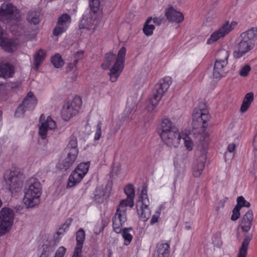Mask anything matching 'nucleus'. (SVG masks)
<instances>
[{
	"label": "nucleus",
	"instance_id": "f257e3e1",
	"mask_svg": "<svg viewBox=\"0 0 257 257\" xmlns=\"http://www.w3.org/2000/svg\"><path fill=\"white\" fill-rule=\"evenodd\" d=\"M124 192L127 198L120 201L116 207V212L112 218L113 230L117 232L120 231V227L127 220V206L132 208L134 206L135 193L133 185L130 184L126 186L124 188Z\"/></svg>",
	"mask_w": 257,
	"mask_h": 257
},
{
	"label": "nucleus",
	"instance_id": "f03ea898",
	"mask_svg": "<svg viewBox=\"0 0 257 257\" xmlns=\"http://www.w3.org/2000/svg\"><path fill=\"white\" fill-rule=\"evenodd\" d=\"M126 48L121 47L118 51L117 56L112 52H109L105 54V62L101 66L104 70L108 69L112 63L115 61L113 67L110 70L109 75L111 82H115L124 67V62L126 55Z\"/></svg>",
	"mask_w": 257,
	"mask_h": 257
},
{
	"label": "nucleus",
	"instance_id": "7ed1b4c3",
	"mask_svg": "<svg viewBox=\"0 0 257 257\" xmlns=\"http://www.w3.org/2000/svg\"><path fill=\"white\" fill-rule=\"evenodd\" d=\"M160 137L163 142L170 147H176L181 138L178 129L168 118H164L161 124Z\"/></svg>",
	"mask_w": 257,
	"mask_h": 257
},
{
	"label": "nucleus",
	"instance_id": "20e7f679",
	"mask_svg": "<svg viewBox=\"0 0 257 257\" xmlns=\"http://www.w3.org/2000/svg\"><path fill=\"white\" fill-rule=\"evenodd\" d=\"M42 193V187L40 182L35 178H31L28 183V186L24 190V202L26 206L33 207L40 202Z\"/></svg>",
	"mask_w": 257,
	"mask_h": 257
},
{
	"label": "nucleus",
	"instance_id": "39448f33",
	"mask_svg": "<svg viewBox=\"0 0 257 257\" xmlns=\"http://www.w3.org/2000/svg\"><path fill=\"white\" fill-rule=\"evenodd\" d=\"M172 83V79L170 77L166 76L160 79L155 85L153 92V96L150 99V102L147 106L148 111L153 110L158 104L162 96L168 90Z\"/></svg>",
	"mask_w": 257,
	"mask_h": 257
},
{
	"label": "nucleus",
	"instance_id": "423d86ee",
	"mask_svg": "<svg viewBox=\"0 0 257 257\" xmlns=\"http://www.w3.org/2000/svg\"><path fill=\"white\" fill-rule=\"evenodd\" d=\"M66 157L58 165V168L61 170L66 171L69 169L75 161L78 154L77 140L75 137L72 136L65 149Z\"/></svg>",
	"mask_w": 257,
	"mask_h": 257
},
{
	"label": "nucleus",
	"instance_id": "0eeeda50",
	"mask_svg": "<svg viewBox=\"0 0 257 257\" xmlns=\"http://www.w3.org/2000/svg\"><path fill=\"white\" fill-rule=\"evenodd\" d=\"M19 11L13 5L9 3H3L0 9V19L2 21L11 25H17L19 21Z\"/></svg>",
	"mask_w": 257,
	"mask_h": 257
},
{
	"label": "nucleus",
	"instance_id": "6e6552de",
	"mask_svg": "<svg viewBox=\"0 0 257 257\" xmlns=\"http://www.w3.org/2000/svg\"><path fill=\"white\" fill-rule=\"evenodd\" d=\"M192 128L196 133L201 134L207 126L210 119L208 111L206 109H195L193 114Z\"/></svg>",
	"mask_w": 257,
	"mask_h": 257
},
{
	"label": "nucleus",
	"instance_id": "1a4fd4ad",
	"mask_svg": "<svg viewBox=\"0 0 257 257\" xmlns=\"http://www.w3.org/2000/svg\"><path fill=\"white\" fill-rule=\"evenodd\" d=\"M6 187L11 192L19 191L23 185L22 174L19 170L11 171L4 176Z\"/></svg>",
	"mask_w": 257,
	"mask_h": 257
},
{
	"label": "nucleus",
	"instance_id": "9d476101",
	"mask_svg": "<svg viewBox=\"0 0 257 257\" xmlns=\"http://www.w3.org/2000/svg\"><path fill=\"white\" fill-rule=\"evenodd\" d=\"M14 213L8 208H3L0 211V235L9 231L13 224Z\"/></svg>",
	"mask_w": 257,
	"mask_h": 257
},
{
	"label": "nucleus",
	"instance_id": "9b49d317",
	"mask_svg": "<svg viewBox=\"0 0 257 257\" xmlns=\"http://www.w3.org/2000/svg\"><path fill=\"white\" fill-rule=\"evenodd\" d=\"M81 103V99L79 97H76L72 100L67 101L64 104L61 110L63 119L68 121L75 115L78 112Z\"/></svg>",
	"mask_w": 257,
	"mask_h": 257
},
{
	"label": "nucleus",
	"instance_id": "f8f14e48",
	"mask_svg": "<svg viewBox=\"0 0 257 257\" xmlns=\"http://www.w3.org/2000/svg\"><path fill=\"white\" fill-rule=\"evenodd\" d=\"M237 25V23L235 21H231L230 23L229 21H226L218 30L214 31L211 35L207 41V43L210 44L219 39L223 38L231 32L236 27Z\"/></svg>",
	"mask_w": 257,
	"mask_h": 257
},
{
	"label": "nucleus",
	"instance_id": "ddd939ff",
	"mask_svg": "<svg viewBox=\"0 0 257 257\" xmlns=\"http://www.w3.org/2000/svg\"><path fill=\"white\" fill-rule=\"evenodd\" d=\"M149 204L147 189L144 188L142 190L140 199L136 203L138 213L144 221L147 220L151 216V211L148 208Z\"/></svg>",
	"mask_w": 257,
	"mask_h": 257
},
{
	"label": "nucleus",
	"instance_id": "4468645a",
	"mask_svg": "<svg viewBox=\"0 0 257 257\" xmlns=\"http://www.w3.org/2000/svg\"><path fill=\"white\" fill-rule=\"evenodd\" d=\"M37 104V99L34 94L29 92L23 100L22 104L20 105L15 111V116L20 117L24 114L26 110L33 109Z\"/></svg>",
	"mask_w": 257,
	"mask_h": 257
},
{
	"label": "nucleus",
	"instance_id": "2eb2a0df",
	"mask_svg": "<svg viewBox=\"0 0 257 257\" xmlns=\"http://www.w3.org/2000/svg\"><path fill=\"white\" fill-rule=\"evenodd\" d=\"M196 160L194 163L193 167V174L198 177L200 176L204 169L205 164L206 161L207 156L205 150L198 151L196 153Z\"/></svg>",
	"mask_w": 257,
	"mask_h": 257
},
{
	"label": "nucleus",
	"instance_id": "dca6fc26",
	"mask_svg": "<svg viewBox=\"0 0 257 257\" xmlns=\"http://www.w3.org/2000/svg\"><path fill=\"white\" fill-rule=\"evenodd\" d=\"M40 122L41 124L39 127V135L43 139H44L47 136V131L49 130L54 129L56 124L55 121L50 116H48L46 119L44 114L41 115Z\"/></svg>",
	"mask_w": 257,
	"mask_h": 257
},
{
	"label": "nucleus",
	"instance_id": "f3484780",
	"mask_svg": "<svg viewBox=\"0 0 257 257\" xmlns=\"http://www.w3.org/2000/svg\"><path fill=\"white\" fill-rule=\"evenodd\" d=\"M71 23V18L68 14H65L59 17L57 22V26L53 30V34L58 36L64 32L68 28Z\"/></svg>",
	"mask_w": 257,
	"mask_h": 257
},
{
	"label": "nucleus",
	"instance_id": "a211bd4d",
	"mask_svg": "<svg viewBox=\"0 0 257 257\" xmlns=\"http://www.w3.org/2000/svg\"><path fill=\"white\" fill-rule=\"evenodd\" d=\"M97 25V20L94 16L89 13L83 15L79 24V29L93 30Z\"/></svg>",
	"mask_w": 257,
	"mask_h": 257
},
{
	"label": "nucleus",
	"instance_id": "6ab92c4d",
	"mask_svg": "<svg viewBox=\"0 0 257 257\" xmlns=\"http://www.w3.org/2000/svg\"><path fill=\"white\" fill-rule=\"evenodd\" d=\"M253 47L240 40V42L235 46L233 52L234 57L238 58L242 57L245 53L253 49Z\"/></svg>",
	"mask_w": 257,
	"mask_h": 257
},
{
	"label": "nucleus",
	"instance_id": "aec40b11",
	"mask_svg": "<svg viewBox=\"0 0 257 257\" xmlns=\"http://www.w3.org/2000/svg\"><path fill=\"white\" fill-rule=\"evenodd\" d=\"M165 16L170 21L177 23L181 22L184 20L183 14L172 7L166 10Z\"/></svg>",
	"mask_w": 257,
	"mask_h": 257
},
{
	"label": "nucleus",
	"instance_id": "412c9836",
	"mask_svg": "<svg viewBox=\"0 0 257 257\" xmlns=\"http://www.w3.org/2000/svg\"><path fill=\"white\" fill-rule=\"evenodd\" d=\"M18 42L17 40L3 38L0 40V45L5 51L12 52L17 49Z\"/></svg>",
	"mask_w": 257,
	"mask_h": 257
},
{
	"label": "nucleus",
	"instance_id": "4be33fe9",
	"mask_svg": "<svg viewBox=\"0 0 257 257\" xmlns=\"http://www.w3.org/2000/svg\"><path fill=\"white\" fill-rule=\"evenodd\" d=\"M14 73L13 66L9 63L0 62V77L7 78L11 77Z\"/></svg>",
	"mask_w": 257,
	"mask_h": 257
},
{
	"label": "nucleus",
	"instance_id": "5701e85b",
	"mask_svg": "<svg viewBox=\"0 0 257 257\" xmlns=\"http://www.w3.org/2000/svg\"><path fill=\"white\" fill-rule=\"evenodd\" d=\"M26 19L31 25L38 24L41 19V13L39 11L30 10L27 14Z\"/></svg>",
	"mask_w": 257,
	"mask_h": 257
},
{
	"label": "nucleus",
	"instance_id": "b1692460",
	"mask_svg": "<svg viewBox=\"0 0 257 257\" xmlns=\"http://www.w3.org/2000/svg\"><path fill=\"white\" fill-rule=\"evenodd\" d=\"M83 177L84 176L75 170L72 172L69 177L67 187H74L80 183Z\"/></svg>",
	"mask_w": 257,
	"mask_h": 257
},
{
	"label": "nucleus",
	"instance_id": "393cba45",
	"mask_svg": "<svg viewBox=\"0 0 257 257\" xmlns=\"http://www.w3.org/2000/svg\"><path fill=\"white\" fill-rule=\"evenodd\" d=\"M252 238V234H247L245 235V238L239 248V252L237 257H246L247 254V250L248 245Z\"/></svg>",
	"mask_w": 257,
	"mask_h": 257
},
{
	"label": "nucleus",
	"instance_id": "a878e982",
	"mask_svg": "<svg viewBox=\"0 0 257 257\" xmlns=\"http://www.w3.org/2000/svg\"><path fill=\"white\" fill-rule=\"evenodd\" d=\"M157 247L158 257H168L170 246L168 243H158Z\"/></svg>",
	"mask_w": 257,
	"mask_h": 257
},
{
	"label": "nucleus",
	"instance_id": "bb28decb",
	"mask_svg": "<svg viewBox=\"0 0 257 257\" xmlns=\"http://www.w3.org/2000/svg\"><path fill=\"white\" fill-rule=\"evenodd\" d=\"M46 52L42 49H40L37 51V52L34 54V64L35 66V69L37 70L40 65L42 63L46 57Z\"/></svg>",
	"mask_w": 257,
	"mask_h": 257
},
{
	"label": "nucleus",
	"instance_id": "cd10ccee",
	"mask_svg": "<svg viewBox=\"0 0 257 257\" xmlns=\"http://www.w3.org/2000/svg\"><path fill=\"white\" fill-rule=\"evenodd\" d=\"M253 99V93L249 92L245 94L240 107L241 112L246 111L250 105L251 102Z\"/></svg>",
	"mask_w": 257,
	"mask_h": 257
},
{
	"label": "nucleus",
	"instance_id": "c85d7f7f",
	"mask_svg": "<svg viewBox=\"0 0 257 257\" xmlns=\"http://www.w3.org/2000/svg\"><path fill=\"white\" fill-rule=\"evenodd\" d=\"M226 66V64L215 61L213 72V77L216 79L221 77L224 74V67Z\"/></svg>",
	"mask_w": 257,
	"mask_h": 257
},
{
	"label": "nucleus",
	"instance_id": "c756f323",
	"mask_svg": "<svg viewBox=\"0 0 257 257\" xmlns=\"http://www.w3.org/2000/svg\"><path fill=\"white\" fill-rule=\"evenodd\" d=\"M85 237V233L84 230L82 228H80L76 234L77 244L75 248V249L82 250Z\"/></svg>",
	"mask_w": 257,
	"mask_h": 257
},
{
	"label": "nucleus",
	"instance_id": "7c9ffc66",
	"mask_svg": "<svg viewBox=\"0 0 257 257\" xmlns=\"http://www.w3.org/2000/svg\"><path fill=\"white\" fill-rule=\"evenodd\" d=\"M228 56L229 54L227 51L225 49H221L219 50L216 54V59L215 61L227 65L228 63Z\"/></svg>",
	"mask_w": 257,
	"mask_h": 257
},
{
	"label": "nucleus",
	"instance_id": "2f4dec72",
	"mask_svg": "<svg viewBox=\"0 0 257 257\" xmlns=\"http://www.w3.org/2000/svg\"><path fill=\"white\" fill-rule=\"evenodd\" d=\"M240 35L255 42L257 39V28L252 27L242 33Z\"/></svg>",
	"mask_w": 257,
	"mask_h": 257
},
{
	"label": "nucleus",
	"instance_id": "473e14b6",
	"mask_svg": "<svg viewBox=\"0 0 257 257\" xmlns=\"http://www.w3.org/2000/svg\"><path fill=\"white\" fill-rule=\"evenodd\" d=\"M152 21V18H148L145 23L143 28V31L145 35L147 36H150L152 35L153 31L155 29V27L153 25H149L150 22Z\"/></svg>",
	"mask_w": 257,
	"mask_h": 257
},
{
	"label": "nucleus",
	"instance_id": "72a5a7b5",
	"mask_svg": "<svg viewBox=\"0 0 257 257\" xmlns=\"http://www.w3.org/2000/svg\"><path fill=\"white\" fill-rule=\"evenodd\" d=\"M51 62L54 66L58 68L61 67L64 64L63 60L61 56L58 54H56L52 57Z\"/></svg>",
	"mask_w": 257,
	"mask_h": 257
},
{
	"label": "nucleus",
	"instance_id": "f704fd0d",
	"mask_svg": "<svg viewBox=\"0 0 257 257\" xmlns=\"http://www.w3.org/2000/svg\"><path fill=\"white\" fill-rule=\"evenodd\" d=\"M89 167V164L88 162L84 163H80L75 170H76L78 172H79L84 176L88 172Z\"/></svg>",
	"mask_w": 257,
	"mask_h": 257
},
{
	"label": "nucleus",
	"instance_id": "c9c22d12",
	"mask_svg": "<svg viewBox=\"0 0 257 257\" xmlns=\"http://www.w3.org/2000/svg\"><path fill=\"white\" fill-rule=\"evenodd\" d=\"M89 7L94 14L98 12L100 9L99 0H89Z\"/></svg>",
	"mask_w": 257,
	"mask_h": 257
},
{
	"label": "nucleus",
	"instance_id": "e433bc0d",
	"mask_svg": "<svg viewBox=\"0 0 257 257\" xmlns=\"http://www.w3.org/2000/svg\"><path fill=\"white\" fill-rule=\"evenodd\" d=\"M72 220L73 219L71 218H69L67 219L65 222L63 224L62 226L59 228L58 231V234H61L65 232L66 230L68 229L69 226L71 224Z\"/></svg>",
	"mask_w": 257,
	"mask_h": 257
},
{
	"label": "nucleus",
	"instance_id": "4c0bfd02",
	"mask_svg": "<svg viewBox=\"0 0 257 257\" xmlns=\"http://www.w3.org/2000/svg\"><path fill=\"white\" fill-rule=\"evenodd\" d=\"M120 233L122 234V237L124 240V244L128 245L132 240L133 235L126 231L122 230Z\"/></svg>",
	"mask_w": 257,
	"mask_h": 257
},
{
	"label": "nucleus",
	"instance_id": "58836bf2",
	"mask_svg": "<svg viewBox=\"0 0 257 257\" xmlns=\"http://www.w3.org/2000/svg\"><path fill=\"white\" fill-rule=\"evenodd\" d=\"M240 206L236 205L235 207L232 210V214L231 217V219L233 221H235L239 218L240 216Z\"/></svg>",
	"mask_w": 257,
	"mask_h": 257
},
{
	"label": "nucleus",
	"instance_id": "ea45409f",
	"mask_svg": "<svg viewBox=\"0 0 257 257\" xmlns=\"http://www.w3.org/2000/svg\"><path fill=\"white\" fill-rule=\"evenodd\" d=\"M236 205L240 206V209L242 207H249L250 206V203L246 201L242 196H239L237 198Z\"/></svg>",
	"mask_w": 257,
	"mask_h": 257
},
{
	"label": "nucleus",
	"instance_id": "a19ab883",
	"mask_svg": "<svg viewBox=\"0 0 257 257\" xmlns=\"http://www.w3.org/2000/svg\"><path fill=\"white\" fill-rule=\"evenodd\" d=\"M250 70L251 67L249 65H245L241 68L239 74L241 76L246 77L248 75Z\"/></svg>",
	"mask_w": 257,
	"mask_h": 257
},
{
	"label": "nucleus",
	"instance_id": "79ce46f5",
	"mask_svg": "<svg viewBox=\"0 0 257 257\" xmlns=\"http://www.w3.org/2000/svg\"><path fill=\"white\" fill-rule=\"evenodd\" d=\"M253 218V213L251 210L247 211L242 217L241 221L247 222H252Z\"/></svg>",
	"mask_w": 257,
	"mask_h": 257
},
{
	"label": "nucleus",
	"instance_id": "37998d69",
	"mask_svg": "<svg viewBox=\"0 0 257 257\" xmlns=\"http://www.w3.org/2000/svg\"><path fill=\"white\" fill-rule=\"evenodd\" d=\"M101 121H99L96 125V130L94 138V139L95 141H97L100 138L101 135Z\"/></svg>",
	"mask_w": 257,
	"mask_h": 257
},
{
	"label": "nucleus",
	"instance_id": "c03bdc74",
	"mask_svg": "<svg viewBox=\"0 0 257 257\" xmlns=\"http://www.w3.org/2000/svg\"><path fill=\"white\" fill-rule=\"evenodd\" d=\"M105 196V191L102 187H98L95 190V197L96 199L101 198Z\"/></svg>",
	"mask_w": 257,
	"mask_h": 257
},
{
	"label": "nucleus",
	"instance_id": "a18cd8bd",
	"mask_svg": "<svg viewBox=\"0 0 257 257\" xmlns=\"http://www.w3.org/2000/svg\"><path fill=\"white\" fill-rule=\"evenodd\" d=\"M183 139L184 141V145L186 149L189 151L191 150L192 149L193 144L191 139L188 136H186Z\"/></svg>",
	"mask_w": 257,
	"mask_h": 257
},
{
	"label": "nucleus",
	"instance_id": "49530a36",
	"mask_svg": "<svg viewBox=\"0 0 257 257\" xmlns=\"http://www.w3.org/2000/svg\"><path fill=\"white\" fill-rule=\"evenodd\" d=\"M252 222H247L241 221L240 223V226L242 230L245 232H247L249 231Z\"/></svg>",
	"mask_w": 257,
	"mask_h": 257
},
{
	"label": "nucleus",
	"instance_id": "de8ad7c7",
	"mask_svg": "<svg viewBox=\"0 0 257 257\" xmlns=\"http://www.w3.org/2000/svg\"><path fill=\"white\" fill-rule=\"evenodd\" d=\"M66 251V248L64 246L59 247L56 251L54 257H64Z\"/></svg>",
	"mask_w": 257,
	"mask_h": 257
},
{
	"label": "nucleus",
	"instance_id": "09e8293b",
	"mask_svg": "<svg viewBox=\"0 0 257 257\" xmlns=\"http://www.w3.org/2000/svg\"><path fill=\"white\" fill-rule=\"evenodd\" d=\"M137 104V98L134 99L131 97L127 100V105L130 108L133 109L135 108Z\"/></svg>",
	"mask_w": 257,
	"mask_h": 257
},
{
	"label": "nucleus",
	"instance_id": "8fccbe9b",
	"mask_svg": "<svg viewBox=\"0 0 257 257\" xmlns=\"http://www.w3.org/2000/svg\"><path fill=\"white\" fill-rule=\"evenodd\" d=\"M240 40H242L243 42H245L247 44H248L249 45L254 47V42L247 38L243 36H242L241 35H240Z\"/></svg>",
	"mask_w": 257,
	"mask_h": 257
},
{
	"label": "nucleus",
	"instance_id": "3c124183",
	"mask_svg": "<svg viewBox=\"0 0 257 257\" xmlns=\"http://www.w3.org/2000/svg\"><path fill=\"white\" fill-rule=\"evenodd\" d=\"M83 54V51H79L75 55V60L74 61V63L77 64L78 62V60L81 58L82 55Z\"/></svg>",
	"mask_w": 257,
	"mask_h": 257
},
{
	"label": "nucleus",
	"instance_id": "603ef678",
	"mask_svg": "<svg viewBox=\"0 0 257 257\" xmlns=\"http://www.w3.org/2000/svg\"><path fill=\"white\" fill-rule=\"evenodd\" d=\"M160 215V213H157V214L154 215L150 221V223L151 224H153L155 223H156L158 221V218Z\"/></svg>",
	"mask_w": 257,
	"mask_h": 257
},
{
	"label": "nucleus",
	"instance_id": "864d4df0",
	"mask_svg": "<svg viewBox=\"0 0 257 257\" xmlns=\"http://www.w3.org/2000/svg\"><path fill=\"white\" fill-rule=\"evenodd\" d=\"M164 19L163 18H154L153 22L157 25H160L162 23Z\"/></svg>",
	"mask_w": 257,
	"mask_h": 257
},
{
	"label": "nucleus",
	"instance_id": "5fc2aeb1",
	"mask_svg": "<svg viewBox=\"0 0 257 257\" xmlns=\"http://www.w3.org/2000/svg\"><path fill=\"white\" fill-rule=\"evenodd\" d=\"M75 65H76V64L74 62L73 63H69L66 67V71L67 72L71 71Z\"/></svg>",
	"mask_w": 257,
	"mask_h": 257
},
{
	"label": "nucleus",
	"instance_id": "6e6d98bb",
	"mask_svg": "<svg viewBox=\"0 0 257 257\" xmlns=\"http://www.w3.org/2000/svg\"><path fill=\"white\" fill-rule=\"evenodd\" d=\"M235 145L233 143L230 144L228 145L227 147V150L229 152L232 153L233 152V151L235 150Z\"/></svg>",
	"mask_w": 257,
	"mask_h": 257
},
{
	"label": "nucleus",
	"instance_id": "4d7b16f0",
	"mask_svg": "<svg viewBox=\"0 0 257 257\" xmlns=\"http://www.w3.org/2000/svg\"><path fill=\"white\" fill-rule=\"evenodd\" d=\"M82 252V250L75 249L72 257H80Z\"/></svg>",
	"mask_w": 257,
	"mask_h": 257
},
{
	"label": "nucleus",
	"instance_id": "13d9d810",
	"mask_svg": "<svg viewBox=\"0 0 257 257\" xmlns=\"http://www.w3.org/2000/svg\"><path fill=\"white\" fill-rule=\"evenodd\" d=\"M49 255V252L47 250H43L40 257H48Z\"/></svg>",
	"mask_w": 257,
	"mask_h": 257
},
{
	"label": "nucleus",
	"instance_id": "bf43d9fd",
	"mask_svg": "<svg viewBox=\"0 0 257 257\" xmlns=\"http://www.w3.org/2000/svg\"><path fill=\"white\" fill-rule=\"evenodd\" d=\"M122 226L120 227V229H121V230L120 232H116V231H115L116 233H120L121 232V231L123 230V231H127V232H128L130 230H132V227H128V228H122Z\"/></svg>",
	"mask_w": 257,
	"mask_h": 257
},
{
	"label": "nucleus",
	"instance_id": "052dcab7",
	"mask_svg": "<svg viewBox=\"0 0 257 257\" xmlns=\"http://www.w3.org/2000/svg\"><path fill=\"white\" fill-rule=\"evenodd\" d=\"M253 145L254 148V149L257 150V134L254 137L253 142Z\"/></svg>",
	"mask_w": 257,
	"mask_h": 257
},
{
	"label": "nucleus",
	"instance_id": "680f3d73",
	"mask_svg": "<svg viewBox=\"0 0 257 257\" xmlns=\"http://www.w3.org/2000/svg\"><path fill=\"white\" fill-rule=\"evenodd\" d=\"M3 34V30L0 27V37L2 36Z\"/></svg>",
	"mask_w": 257,
	"mask_h": 257
},
{
	"label": "nucleus",
	"instance_id": "e2e57ef3",
	"mask_svg": "<svg viewBox=\"0 0 257 257\" xmlns=\"http://www.w3.org/2000/svg\"><path fill=\"white\" fill-rule=\"evenodd\" d=\"M187 229H189L190 228V226H188L186 227Z\"/></svg>",
	"mask_w": 257,
	"mask_h": 257
},
{
	"label": "nucleus",
	"instance_id": "0e129e2a",
	"mask_svg": "<svg viewBox=\"0 0 257 257\" xmlns=\"http://www.w3.org/2000/svg\"><path fill=\"white\" fill-rule=\"evenodd\" d=\"M2 112L0 111V120L1 119Z\"/></svg>",
	"mask_w": 257,
	"mask_h": 257
},
{
	"label": "nucleus",
	"instance_id": "69168bd1",
	"mask_svg": "<svg viewBox=\"0 0 257 257\" xmlns=\"http://www.w3.org/2000/svg\"><path fill=\"white\" fill-rule=\"evenodd\" d=\"M254 163L256 164L257 165V160H254Z\"/></svg>",
	"mask_w": 257,
	"mask_h": 257
},
{
	"label": "nucleus",
	"instance_id": "338daca9",
	"mask_svg": "<svg viewBox=\"0 0 257 257\" xmlns=\"http://www.w3.org/2000/svg\"><path fill=\"white\" fill-rule=\"evenodd\" d=\"M218 234H219V235L220 236H221V233H220V232H219V233H218Z\"/></svg>",
	"mask_w": 257,
	"mask_h": 257
}]
</instances>
